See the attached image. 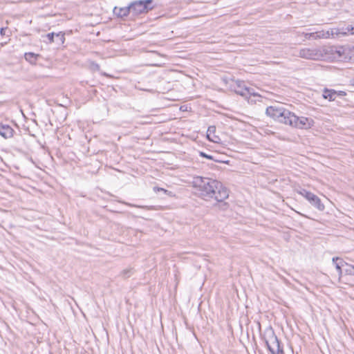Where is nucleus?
Wrapping results in <instances>:
<instances>
[{
	"mask_svg": "<svg viewBox=\"0 0 354 354\" xmlns=\"http://www.w3.org/2000/svg\"><path fill=\"white\" fill-rule=\"evenodd\" d=\"M315 34H316L315 39H328V38L330 37L329 30L317 31V32H315Z\"/></svg>",
	"mask_w": 354,
	"mask_h": 354,
	"instance_id": "nucleus-14",
	"label": "nucleus"
},
{
	"mask_svg": "<svg viewBox=\"0 0 354 354\" xmlns=\"http://www.w3.org/2000/svg\"><path fill=\"white\" fill-rule=\"evenodd\" d=\"M346 30L348 31H351V35H354V24L353 25H348L346 26Z\"/></svg>",
	"mask_w": 354,
	"mask_h": 354,
	"instance_id": "nucleus-21",
	"label": "nucleus"
},
{
	"mask_svg": "<svg viewBox=\"0 0 354 354\" xmlns=\"http://www.w3.org/2000/svg\"><path fill=\"white\" fill-rule=\"evenodd\" d=\"M322 46L318 48H304L299 50V56L301 58L313 60L323 59Z\"/></svg>",
	"mask_w": 354,
	"mask_h": 354,
	"instance_id": "nucleus-6",
	"label": "nucleus"
},
{
	"mask_svg": "<svg viewBox=\"0 0 354 354\" xmlns=\"http://www.w3.org/2000/svg\"><path fill=\"white\" fill-rule=\"evenodd\" d=\"M328 30L332 37L347 35V32H343V30H341V28H332Z\"/></svg>",
	"mask_w": 354,
	"mask_h": 354,
	"instance_id": "nucleus-13",
	"label": "nucleus"
},
{
	"mask_svg": "<svg viewBox=\"0 0 354 354\" xmlns=\"http://www.w3.org/2000/svg\"><path fill=\"white\" fill-rule=\"evenodd\" d=\"M207 139L214 143H220L221 138L216 135V127L214 126H210L207 131Z\"/></svg>",
	"mask_w": 354,
	"mask_h": 354,
	"instance_id": "nucleus-9",
	"label": "nucleus"
},
{
	"mask_svg": "<svg viewBox=\"0 0 354 354\" xmlns=\"http://www.w3.org/2000/svg\"><path fill=\"white\" fill-rule=\"evenodd\" d=\"M113 12L115 15L120 17H127L129 13H131L130 6L129 5L128 6L124 8L115 7L113 9Z\"/></svg>",
	"mask_w": 354,
	"mask_h": 354,
	"instance_id": "nucleus-11",
	"label": "nucleus"
},
{
	"mask_svg": "<svg viewBox=\"0 0 354 354\" xmlns=\"http://www.w3.org/2000/svg\"><path fill=\"white\" fill-rule=\"evenodd\" d=\"M37 55L33 53H27L25 54V59L30 63H32L36 60Z\"/></svg>",
	"mask_w": 354,
	"mask_h": 354,
	"instance_id": "nucleus-16",
	"label": "nucleus"
},
{
	"mask_svg": "<svg viewBox=\"0 0 354 354\" xmlns=\"http://www.w3.org/2000/svg\"><path fill=\"white\" fill-rule=\"evenodd\" d=\"M14 130L8 125L0 124V135L5 138L13 136Z\"/></svg>",
	"mask_w": 354,
	"mask_h": 354,
	"instance_id": "nucleus-10",
	"label": "nucleus"
},
{
	"mask_svg": "<svg viewBox=\"0 0 354 354\" xmlns=\"http://www.w3.org/2000/svg\"><path fill=\"white\" fill-rule=\"evenodd\" d=\"M193 186L205 200L214 198L218 202H222L229 196L227 189L216 180L197 176L194 179Z\"/></svg>",
	"mask_w": 354,
	"mask_h": 354,
	"instance_id": "nucleus-1",
	"label": "nucleus"
},
{
	"mask_svg": "<svg viewBox=\"0 0 354 354\" xmlns=\"http://www.w3.org/2000/svg\"><path fill=\"white\" fill-rule=\"evenodd\" d=\"M276 354H284V353L281 348V349H280V351L279 352H276Z\"/></svg>",
	"mask_w": 354,
	"mask_h": 354,
	"instance_id": "nucleus-27",
	"label": "nucleus"
},
{
	"mask_svg": "<svg viewBox=\"0 0 354 354\" xmlns=\"http://www.w3.org/2000/svg\"><path fill=\"white\" fill-rule=\"evenodd\" d=\"M337 95L339 96H344L346 95V93L344 91H340L337 92Z\"/></svg>",
	"mask_w": 354,
	"mask_h": 354,
	"instance_id": "nucleus-24",
	"label": "nucleus"
},
{
	"mask_svg": "<svg viewBox=\"0 0 354 354\" xmlns=\"http://www.w3.org/2000/svg\"><path fill=\"white\" fill-rule=\"evenodd\" d=\"M55 33L54 32H51V33H48L47 35H46V37L48 39L49 41L51 43V42H53L54 41V36H55Z\"/></svg>",
	"mask_w": 354,
	"mask_h": 354,
	"instance_id": "nucleus-20",
	"label": "nucleus"
},
{
	"mask_svg": "<svg viewBox=\"0 0 354 354\" xmlns=\"http://www.w3.org/2000/svg\"><path fill=\"white\" fill-rule=\"evenodd\" d=\"M297 193L304 197L309 203L319 211H323L324 205L321 202L320 198L313 193L304 189L297 190Z\"/></svg>",
	"mask_w": 354,
	"mask_h": 354,
	"instance_id": "nucleus-7",
	"label": "nucleus"
},
{
	"mask_svg": "<svg viewBox=\"0 0 354 354\" xmlns=\"http://www.w3.org/2000/svg\"><path fill=\"white\" fill-rule=\"evenodd\" d=\"M266 113L279 122L298 129H308L315 124L313 119L304 116L298 117L281 106H270L266 109Z\"/></svg>",
	"mask_w": 354,
	"mask_h": 354,
	"instance_id": "nucleus-2",
	"label": "nucleus"
},
{
	"mask_svg": "<svg viewBox=\"0 0 354 354\" xmlns=\"http://www.w3.org/2000/svg\"><path fill=\"white\" fill-rule=\"evenodd\" d=\"M234 91L236 93L248 98V97H250L251 95H253L254 97L257 96L254 92L253 89L246 87L243 82L236 80L234 82V85L233 86ZM258 97H259L258 95Z\"/></svg>",
	"mask_w": 354,
	"mask_h": 354,
	"instance_id": "nucleus-8",
	"label": "nucleus"
},
{
	"mask_svg": "<svg viewBox=\"0 0 354 354\" xmlns=\"http://www.w3.org/2000/svg\"><path fill=\"white\" fill-rule=\"evenodd\" d=\"M200 156H202V157H204V158H208V159H210V160H213V157L212 156H209V155H207L204 152H200Z\"/></svg>",
	"mask_w": 354,
	"mask_h": 354,
	"instance_id": "nucleus-22",
	"label": "nucleus"
},
{
	"mask_svg": "<svg viewBox=\"0 0 354 354\" xmlns=\"http://www.w3.org/2000/svg\"><path fill=\"white\" fill-rule=\"evenodd\" d=\"M341 30H343V32H347V35H348V33H351V31H348V30H346V27L341 28Z\"/></svg>",
	"mask_w": 354,
	"mask_h": 354,
	"instance_id": "nucleus-26",
	"label": "nucleus"
},
{
	"mask_svg": "<svg viewBox=\"0 0 354 354\" xmlns=\"http://www.w3.org/2000/svg\"><path fill=\"white\" fill-rule=\"evenodd\" d=\"M346 272L348 274L353 275L354 276V266L349 265L348 268L346 270Z\"/></svg>",
	"mask_w": 354,
	"mask_h": 354,
	"instance_id": "nucleus-17",
	"label": "nucleus"
},
{
	"mask_svg": "<svg viewBox=\"0 0 354 354\" xmlns=\"http://www.w3.org/2000/svg\"><path fill=\"white\" fill-rule=\"evenodd\" d=\"M6 28H1V30H0V34H1V35H5V32H6Z\"/></svg>",
	"mask_w": 354,
	"mask_h": 354,
	"instance_id": "nucleus-25",
	"label": "nucleus"
},
{
	"mask_svg": "<svg viewBox=\"0 0 354 354\" xmlns=\"http://www.w3.org/2000/svg\"><path fill=\"white\" fill-rule=\"evenodd\" d=\"M154 190H155V191H158V192H159V191H161L162 192H164L165 194H168V195H169V196H172V194H171V192H169V191H168V190H166V189H163V188L154 187Z\"/></svg>",
	"mask_w": 354,
	"mask_h": 354,
	"instance_id": "nucleus-18",
	"label": "nucleus"
},
{
	"mask_svg": "<svg viewBox=\"0 0 354 354\" xmlns=\"http://www.w3.org/2000/svg\"><path fill=\"white\" fill-rule=\"evenodd\" d=\"M323 60L345 61L351 59V54L354 53V48H344L343 46H322Z\"/></svg>",
	"mask_w": 354,
	"mask_h": 354,
	"instance_id": "nucleus-3",
	"label": "nucleus"
},
{
	"mask_svg": "<svg viewBox=\"0 0 354 354\" xmlns=\"http://www.w3.org/2000/svg\"><path fill=\"white\" fill-rule=\"evenodd\" d=\"M263 339L267 348L272 354H276V352H279L281 349L278 338L272 328L265 330Z\"/></svg>",
	"mask_w": 354,
	"mask_h": 354,
	"instance_id": "nucleus-4",
	"label": "nucleus"
},
{
	"mask_svg": "<svg viewBox=\"0 0 354 354\" xmlns=\"http://www.w3.org/2000/svg\"><path fill=\"white\" fill-rule=\"evenodd\" d=\"M55 35L57 37H58V39L60 40V41L62 43H64V39H65L64 34H62V32H59V33L56 34Z\"/></svg>",
	"mask_w": 354,
	"mask_h": 354,
	"instance_id": "nucleus-19",
	"label": "nucleus"
},
{
	"mask_svg": "<svg viewBox=\"0 0 354 354\" xmlns=\"http://www.w3.org/2000/svg\"><path fill=\"white\" fill-rule=\"evenodd\" d=\"M337 95V91L333 89H324L323 93V97L328 100L329 101H334Z\"/></svg>",
	"mask_w": 354,
	"mask_h": 354,
	"instance_id": "nucleus-12",
	"label": "nucleus"
},
{
	"mask_svg": "<svg viewBox=\"0 0 354 354\" xmlns=\"http://www.w3.org/2000/svg\"><path fill=\"white\" fill-rule=\"evenodd\" d=\"M315 36H316L315 32H310V33L305 34V37L306 38L313 37V39H315Z\"/></svg>",
	"mask_w": 354,
	"mask_h": 354,
	"instance_id": "nucleus-23",
	"label": "nucleus"
},
{
	"mask_svg": "<svg viewBox=\"0 0 354 354\" xmlns=\"http://www.w3.org/2000/svg\"><path fill=\"white\" fill-rule=\"evenodd\" d=\"M338 260H340V259L337 257L333 258V263H334L335 268H336L337 271L338 272L339 279H340L342 277V270L341 268V263H342V261L341 260V262L337 263V261H338Z\"/></svg>",
	"mask_w": 354,
	"mask_h": 354,
	"instance_id": "nucleus-15",
	"label": "nucleus"
},
{
	"mask_svg": "<svg viewBox=\"0 0 354 354\" xmlns=\"http://www.w3.org/2000/svg\"><path fill=\"white\" fill-rule=\"evenodd\" d=\"M153 0L135 1L129 4L131 12L134 15L146 13L153 8Z\"/></svg>",
	"mask_w": 354,
	"mask_h": 354,
	"instance_id": "nucleus-5",
	"label": "nucleus"
}]
</instances>
